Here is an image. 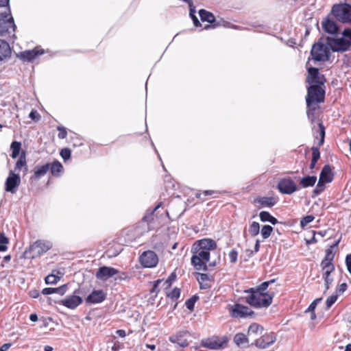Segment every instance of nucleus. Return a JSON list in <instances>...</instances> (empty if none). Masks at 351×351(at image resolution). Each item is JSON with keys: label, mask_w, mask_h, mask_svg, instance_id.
Instances as JSON below:
<instances>
[{"label": "nucleus", "mask_w": 351, "mask_h": 351, "mask_svg": "<svg viewBox=\"0 0 351 351\" xmlns=\"http://www.w3.org/2000/svg\"><path fill=\"white\" fill-rule=\"evenodd\" d=\"M276 341V337L273 334H263L260 336L256 343H252L256 347L265 348L271 345Z\"/></svg>", "instance_id": "nucleus-16"}, {"label": "nucleus", "mask_w": 351, "mask_h": 351, "mask_svg": "<svg viewBox=\"0 0 351 351\" xmlns=\"http://www.w3.org/2000/svg\"><path fill=\"white\" fill-rule=\"evenodd\" d=\"M60 279V277L57 276L54 274H49L46 276L45 280L46 284H56Z\"/></svg>", "instance_id": "nucleus-41"}, {"label": "nucleus", "mask_w": 351, "mask_h": 351, "mask_svg": "<svg viewBox=\"0 0 351 351\" xmlns=\"http://www.w3.org/2000/svg\"><path fill=\"white\" fill-rule=\"evenodd\" d=\"M314 219V217L313 215H307L304 217H303L300 221V225L302 227H305L307 226L309 223L313 221Z\"/></svg>", "instance_id": "nucleus-44"}, {"label": "nucleus", "mask_w": 351, "mask_h": 351, "mask_svg": "<svg viewBox=\"0 0 351 351\" xmlns=\"http://www.w3.org/2000/svg\"><path fill=\"white\" fill-rule=\"evenodd\" d=\"M189 333L186 331H182L177 333L175 336L170 337V341L178 343L180 346L184 348L189 345V341L186 338Z\"/></svg>", "instance_id": "nucleus-20"}, {"label": "nucleus", "mask_w": 351, "mask_h": 351, "mask_svg": "<svg viewBox=\"0 0 351 351\" xmlns=\"http://www.w3.org/2000/svg\"><path fill=\"white\" fill-rule=\"evenodd\" d=\"M252 237H255L260 232V225L258 222L253 221L249 227L248 230Z\"/></svg>", "instance_id": "nucleus-36"}, {"label": "nucleus", "mask_w": 351, "mask_h": 351, "mask_svg": "<svg viewBox=\"0 0 351 351\" xmlns=\"http://www.w3.org/2000/svg\"><path fill=\"white\" fill-rule=\"evenodd\" d=\"M306 82L311 85H322L324 83V79L319 74L318 69L310 67L308 69Z\"/></svg>", "instance_id": "nucleus-14"}, {"label": "nucleus", "mask_w": 351, "mask_h": 351, "mask_svg": "<svg viewBox=\"0 0 351 351\" xmlns=\"http://www.w3.org/2000/svg\"><path fill=\"white\" fill-rule=\"evenodd\" d=\"M20 184L21 178L19 173H15L12 170H10L5 180V190L11 193H15Z\"/></svg>", "instance_id": "nucleus-11"}, {"label": "nucleus", "mask_w": 351, "mask_h": 351, "mask_svg": "<svg viewBox=\"0 0 351 351\" xmlns=\"http://www.w3.org/2000/svg\"><path fill=\"white\" fill-rule=\"evenodd\" d=\"M316 308V302H313L310 306H308V308H307V310L306 311V312L307 311H311V312H313L314 311L315 308Z\"/></svg>", "instance_id": "nucleus-60"}, {"label": "nucleus", "mask_w": 351, "mask_h": 351, "mask_svg": "<svg viewBox=\"0 0 351 351\" xmlns=\"http://www.w3.org/2000/svg\"><path fill=\"white\" fill-rule=\"evenodd\" d=\"M11 346V343H4L0 348V351H7Z\"/></svg>", "instance_id": "nucleus-61"}, {"label": "nucleus", "mask_w": 351, "mask_h": 351, "mask_svg": "<svg viewBox=\"0 0 351 351\" xmlns=\"http://www.w3.org/2000/svg\"><path fill=\"white\" fill-rule=\"evenodd\" d=\"M63 169L62 165L58 161H54L50 164L49 169L53 176H58Z\"/></svg>", "instance_id": "nucleus-32"}, {"label": "nucleus", "mask_w": 351, "mask_h": 351, "mask_svg": "<svg viewBox=\"0 0 351 351\" xmlns=\"http://www.w3.org/2000/svg\"><path fill=\"white\" fill-rule=\"evenodd\" d=\"M57 130L59 131V133L58 135L59 138L64 139L66 137L67 132H66V129L64 127L58 126Z\"/></svg>", "instance_id": "nucleus-47"}, {"label": "nucleus", "mask_w": 351, "mask_h": 351, "mask_svg": "<svg viewBox=\"0 0 351 351\" xmlns=\"http://www.w3.org/2000/svg\"><path fill=\"white\" fill-rule=\"evenodd\" d=\"M322 24L324 30L327 33L333 34L337 32V26L332 20L326 19L322 21Z\"/></svg>", "instance_id": "nucleus-24"}, {"label": "nucleus", "mask_w": 351, "mask_h": 351, "mask_svg": "<svg viewBox=\"0 0 351 351\" xmlns=\"http://www.w3.org/2000/svg\"><path fill=\"white\" fill-rule=\"evenodd\" d=\"M307 117L308 119L311 121L313 122L315 119V111L317 110L316 105H313L311 106H307Z\"/></svg>", "instance_id": "nucleus-39"}, {"label": "nucleus", "mask_w": 351, "mask_h": 351, "mask_svg": "<svg viewBox=\"0 0 351 351\" xmlns=\"http://www.w3.org/2000/svg\"><path fill=\"white\" fill-rule=\"evenodd\" d=\"M43 51L39 50H27L20 53L19 57L23 61H32L38 55L43 54Z\"/></svg>", "instance_id": "nucleus-21"}, {"label": "nucleus", "mask_w": 351, "mask_h": 351, "mask_svg": "<svg viewBox=\"0 0 351 351\" xmlns=\"http://www.w3.org/2000/svg\"><path fill=\"white\" fill-rule=\"evenodd\" d=\"M82 302V298L76 295H71L66 296L61 301V304L71 309H74Z\"/></svg>", "instance_id": "nucleus-17"}, {"label": "nucleus", "mask_w": 351, "mask_h": 351, "mask_svg": "<svg viewBox=\"0 0 351 351\" xmlns=\"http://www.w3.org/2000/svg\"><path fill=\"white\" fill-rule=\"evenodd\" d=\"M317 180V178L313 176H308L300 179V184L303 188L313 186Z\"/></svg>", "instance_id": "nucleus-28"}, {"label": "nucleus", "mask_w": 351, "mask_h": 351, "mask_svg": "<svg viewBox=\"0 0 351 351\" xmlns=\"http://www.w3.org/2000/svg\"><path fill=\"white\" fill-rule=\"evenodd\" d=\"M248 295L245 301L252 306L261 308L267 307L272 302L274 295L269 293H261L254 289L245 291Z\"/></svg>", "instance_id": "nucleus-2"}, {"label": "nucleus", "mask_w": 351, "mask_h": 351, "mask_svg": "<svg viewBox=\"0 0 351 351\" xmlns=\"http://www.w3.org/2000/svg\"><path fill=\"white\" fill-rule=\"evenodd\" d=\"M52 244L49 241L38 240L35 241L25 250V254L27 258H35L49 250Z\"/></svg>", "instance_id": "nucleus-4"}, {"label": "nucleus", "mask_w": 351, "mask_h": 351, "mask_svg": "<svg viewBox=\"0 0 351 351\" xmlns=\"http://www.w3.org/2000/svg\"><path fill=\"white\" fill-rule=\"evenodd\" d=\"M347 42H348L350 47H351V29H345L342 33Z\"/></svg>", "instance_id": "nucleus-50"}, {"label": "nucleus", "mask_w": 351, "mask_h": 351, "mask_svg": "<svg viewBox=\"0 0 351 351\" xmlns=\"http://www.w3.org/2000/svg\"><path fill=\"white\" fill-rule=\"evenodd\" d=\"M60 154L63 159L66 160L71 157V150L65 148L61 150Z\"/></svg>", "instance_id": "nucleus-52"}, {"label": "nucleus", "mask_w": 351, "mask_h": 351, "mask_svg": "<svg viewBox=\"0 0 351 351\" xmlns=\"http://www.w3.org/2000/svg\"><path fill=\"white\" fill-rule=\"evenodd\" d=\"M320 157V153L318 148L313 147L312 149V159L313 160H318Z\"/></svg>", "instance_id": "nucleus-53"}, {"label": "nucleus", "mask_w": 351, "mask_h": 351, "mask_svg": "<svg viewBox=\"0 0 351 351\" xmlns=\"http://www.w3.org/2000/svg\"><path fill=\"white\" fill-rule=\"evenodd\" d=\"M12 149V158H16L20 153L21 149V144L18 141H13L10 145Z\"/></svg>", "instance_id": "nucleus-33"}, {"label": "nucleus", "mask_w": 351, "mask_h": 351, "mask_svg": "<svg viewBox=\"0 0 351 351\" xmlns=\"http://www.w3.org/2000/svg\"><path fill=\"white\" fill-rule=\"evenodd\" d=\"M228 313L233 318H246L252 317L254 314V312L251 308L241 304L229 305Z\"/></svg>", "instance_id": "nucleus-8"}, {"label": "nucleus", "mask_w": 351, "mask_h": 351, "mask_svg": "<svg viewBox=\"0 0 351 351\" xmlns=\"http://www.w3.org/2000/svg\"><path fill=\"white\" fill-rule=\"evenodd\" d=\"M216 193H218L217 191H212V190H207V191H203V194L204 195H214V194H216Z\"/></svg>", "instance_id": "nucleus-63"}, {"label": "nucleus", "mask_w": 351, "mask_h": 351, "mask_svg": "<svg viewBox=\"0 0 351 351\" xmlns=\"http://www.w3.org/2000/svg\"><path fill=\"white\" fill-rule=\"evenodd\" d=\"M197 278L199 281H206L209 279V277L206 274L198 273Z\"/></svg>", "instance_id": "nucleus-57"}, {"label": "nucleus", "mask_w": 351, "mask_h": 351, "mask_svg": "<svg viewBox=\"0 0 351 351\" xmlns=\"http://www.w3.org/2000/svg\"><path fill=\"white\" fill-rule=\"evenodd\" d=\"M274 280L263 282L256 290L259 291L261 293H265V290L267 289L269 285L274 282Z\"/></svg>", "instance_id": "nucleus-49"}, {"label": "nucleus", "mask_w": 351, "mask_h": 351, "mask_svg": "<svg viewBox=\"0 0 351 351\" xmlns=\"http://www.w3.org/2000/svg\"><path fill=\"white\" fill-rule=\"evenodd\" d=\"M330 47L328 44H323L320 42L315 43L311 49V54L316 61H326L330 55Z\"/></svg>", "instance_id": "nucleus-7"}, {"label": "nucleus", "mask_w": 351, "mask_h": 351, "mask_svg": "<svg viewBox=\"0 0 351 351\" xmlns=\"http://www.w3.org/2000/svg\"><path fill=\"white\" fill-rule=\"evenodd\" d=\"M335 251L332 250V248H328L326 250V254L324 258L322 261V262L332 263L333 259L335 258Z\"/></svg>", "instance_id": "nucleus-34"}, {"label": "nucleus", "mask_w": 351, "mask_h": 351, "mask_svg": "<svg viewBox=\"0 0 351 351\" xmlns=\"http://www.w3.org/2000/svg\"><path fill=\"white\" fill-rule=\"evenodd\" d=\"M16 25L14 24V19L11 14L10 9L9 7L5 8L3 12H0V35H11L15 32Z\"/></svg>", "instance_id": "nucleus-3"}, {"label": "nucleus", "mask_w": 351, "mask_h": 351, "mask_svg": "<svg viewBox=\"0 0 351 351\" xmlns=\"http://www.w3.org/2000/svg\"><path fill=\"white\" fill-rule=\"evenodd\" d=\"M189 8H190L189 14L193 20L194 25L195 27L201 26L200 22L199 21L197 17L195 15V7L193 5V2L191 3V4H189Z\"/></svg>", "instance_id": "nucleus-38"}, {"label": "nucleus", "mask_w": 351, "mask_h": 351, "mask_svg": "<svg viewBox=\"0 0 351 351\" xmlns=\"http://www.w3.org/2000/svg\"><path fill=\"white\" fill-rule=\"evenodd\" d=\"M319 180H320L321 182L328 183L331 182V171L329 166L326 165L323 167Z\"/></svg>", "instance_id": "nucleus-26"}, {"label": "nucleus", "mask_w": 351, "mask_h": 351, "mask_svg": "<svg viewBox=\"0 0 351 351\" xmlns=\"http://www.w3.org/2000/svg\"><path fill=\"white\" fill-rule=\"evenodd\" d=\"M328 44L333 51H346L349 49L348 42L346 41L344 36L341 38H328Z\"/></svg>", "instance_id": "nucleus-12"}, {"label": "nucleus", "mask_w": 351, "mask_h": 351, "mask_svg": "<svg viewBox=\"0 0 351 351\" xmlns=\"http://www.w3.org/2000/svg\"><path fill=\"white\" fill-rule=\"evenodd\" d=\"M180 295V289L174 288L171 292L167 293V296L172 300H177Z\"/></svg>", "instance_id": "nucleus-42"}, {"label": "nucleus", "mask_w": 351, "mask_h": 351, "mask_svg": "<svg viewBox=\"0 0 351 351\" xmlns=\"http://www.w3.org/2000/svg\"><path fill=\"white\" fill-rule=\"evenodd\" d=\"M66 291V285H64L57 288L47 287L45 288L42 291L43 295H50L53 293H58L60 295H64Z\"/></svg>", "instance_id": "nucleus-25"}, {"label": "nucleus", "mask_w": 351, "mask_h": 351, "mask_svg": "<svg viewBox=\"0 0 351 351\" xmlns=\"http://www.w3.org/2000/svg\"><path fill=\"white\" fill-rule=\"evenodd\" d=\"M259 217L261 220L263 222L268 221L270 222L273 225H276L278 223V221L276 218L273 217L269 214V213L267 211H262L259 213Z\"/></svg>", "instance_id": "nucleus-30"}, {"label": "nucleus", "mask_w": 351, "mask_h": 351, "mask_svg": "<svg viewBox=\"0 0 351 351\" xmlns=\"http://www.w3.org/2000/svg\"><path fill=\"white\" fill-rule=\"evenodd\" d=\"M197 300V297H196V296H193V297L189 298V300H187L185 302L186 308L191 311L193 310L195 303Z\"/></svg>", "instance_id": "nucleus-43"}, {"label": "nucleus", "mask_w": 351, "mask_h": 351, "mask_svg": "<svg viewBox=\"0 0 351 351\" xmlns=\"http://www.w3.org/2000/svg\"><path fill=\"white\" fill-rule=\"evenodd\" d=\"M8 243H9V240L5 236L4 233L0 232V244L6 245Z\"/></svg>", "instance_id": "nucleus-55"}, {"label": "nucleus", "mask_w": 351, "mask_h": 351, "mask_svg": "<svg viewBox=\"0 0 351 351\" xmlns=\"http://www.w3.org/2000/svg\"><path fill=\"white\" fill-rule=\"evenodd\" d=\"M346 264L348 272L351 274V254H349L346 256Z\"/></svg>", "instance_id": "nucleus-54"}, {"label": "nucleus", "mask_w": 351, "mask_h": 351, "mask_svg": "<svg viewBox=\"0 0 351 351\" xmlns=\"http://www.w3.org/2000/svg\"><path fill=\"white\" fill-rule=\"evenodd\" d=\"M50 164L47 163L44 165H37L34 168V176L36 178H39L46 174V173L49 170Z\"/></svg>", "instance_id": "nucleus-29"}, {"label": "nucleus", "mask_w": 351, "mask_h": 351, "mask_svg": "<svg viewBox=\"0 0 351 351\" xmlns=\"http://www.w3.org/2000/svg\"><path fill=\"white\" fill-rule=\"evenodd\" d=\"M322 271L333 272L335 271V265L333 263L321 262Z\"/></svg>", "instance_id": "nucleus-40"}, {"label": "nucleus", "mask_w": 351, "mask_h": 351, "mask_svg": "<svg viewBox=\"0 0 351 351\" xmlns=\"http://www.w3.org/2000/svg\"><path fill=\"white\" fill-rule=\"evenodd\" d=\"M273 231V228L269 225H265L261 230V234L263 239L269 238Z\"/></svg>", "instance_id": "nucleus-37"}, {"label": "nucleus", "mask_w": 351, "mask_h": 351, "mask_svg": "<svg viewBox=\"0 0 351 351\" xmlns=\"http://www.w3.org/2000/svg\"><path fill=\"white\" fill-rule=\"evenodd\" d=\"M217 247L215 241L209 239L198 241L193 247L191 264L197 270L207 269L206 263L210 258V251Z\"/></svg>", "instance_id": "nucleus-1"}, {"label": "nucleus", "mask_w": 351, "mask_h": 351, "mask_svg": "<svg viewBox=\"0 0 351 351\" xmlns=\"http://www.w3.org/2000/svg\"><path fill=\"white\" fill-rule=\"evenodd\" d=\"M325 282L326 290L329 289L330 285L332 284L333 281V278L331 276L327 277V278H323Z\"/></svg>", "instance_id": "nucleus-56"}, {"label": "nucleus", "mask_w": 351, "mask_h": 351, "mask_svg": "<svg viewBox=\"0 0 351 351\" xmlns=\"http://www.w3.org/2000/svg\"><path fill=\"white\" fill-rule=\"evenodd\" d=\"M256 202L260 204L263 206L271 207L276 202L273 197H263L256 199Z\"/></svg>", "instance_id": "nucleus-31"}, {"label": "nucleus", "mask_w": 351, "mask_h": 351, "mask_svg": "<svg viewBox=\"0 0 351 351\" xmlns=\"http://www.w3.org/2000/svg\"><path fill=\"white\" fill-rule=\"evenodd\" d=\"M347 284L346 283H342L341 284L338 289H337V291L339 293L341 294L343 293H344L346 291V290L347 289Z\"/></svg>", "instance_id": "nucleus-58"}, {"label": "nucleus", "mask_w": 351, "mask_h": 351, "mask_svg": "<svg viewBox=\"0 0 351 351\" xmlns=\"http://www.w3.org/2000/svg\"><path fill=\"white\" fill-rule=\"evenodd\" d=\"M337 295H332L327 298L326 304L328 308L332 306V305L337 301Z\"/></svg>", "instance_id": "nucleus-46"}, {"label": "nucleus", "mask_w": 351, "mask_h": 351, "mask_svg": "<svg viewBox=\"0 0 351 351\" xmlns=\"http://www.w3.org/2000/svg\"><path fill=\"white\" fill-rule=\"evenodd\" d=\"M262 333H263V328L256 323H253L249 326L247 335L250 340L256 343V340Z\"/></svg>", "instance_id": "nucleus-18"}, {"label": "nucleus", "mask_w": 351, "mask_h": 351, "mask_svg": "<svg viewBox=\"0 0 351 351\" xmlns=\"http://www.w3.org/2000/svg\"><path fill=\"white\" fill-rule=\"evenodd\" d=\"M229 258H230V261L232 263H235L237 261V257H238V252L237 250H232L230 252H229Z\"/></svg>", "instance_id": "nucleus-51"}, {"label": "nucleus", "mask_w": 351, "mask_h": 351, "mask_svg": "<svg viewBox=\"0 0 351 351\" xmlns=\"http://www.w3.org/2000/svg\"><path fill=\"white\" fill-rule=\"evenodd\" d=\"M228 339L226 337L221 338L214 336L210 338L202 340L201 345L202 347L209 348L210 350H220L227 346Z\"/></svg>", "instance_id": "nucleus-9"}, {"label": "nucleus", "mask_w": 351, "mask_h": 351, "mask_svg": "<svg viewBox=\"0 0 351 351\" xmlns=\"http://www.w3.org/2000/svg\"><path fill=\"white\" fill-rule=\"evenodd\" d=\"M118 274L119 271L117 269L111 267L103 266L97 269L95 276L99 280H106Z\"/></svg>", "instance_id": "nucleus-15"}, {"label": "nucleus", "mask_w": 351, "mask_h": 351, "mask_svg": "<svg viewBox=\"0 0 351 351\" xmlns=\"http://www.w3.org/2000/svg\"><path fill=\"white\" fill-rule=\"evenodd\" d=\"M139 261L143 267L153 268L157 265L158 257L154 251L147 250L142 253Z\"/></svg>", "instance_id": "nucleus-10"}, {"label": "nucleus", "mask_w": 351, "mask_h": 351, "mask_svg": "<svg viewBox=\"0 0 351 351\" xmlns=\"http://www.w3.org/2000/svg\"><path fill=\"white\" fill-rule=\"evenodd\" d=\"M10 55L11 49L9 44L3 40H0V62L10 58Z\"/></svg>", "instance_id": "nucleus-23"}, {"label": "nucleus", "mask_w": 351, "mask_h": 351, "mask_svg": "<svg viewBox=\"0 0 351 351\" xmlns=\"http://www.w3.org/2000/svg\"><path fill=\"white\" fill-rule=\"evenodd\" d=\"M176 275L174 272L171 273L169 278L164 282V285L166 286V288H169L171 287L172 282L176 280Z\"/></svg>", "instance_id": "nucleus-48"}, {"label": "nucleus", "mask_w": 351, "mask_h": 351, "mask_svg": "<svg viewBox=\"0 0 351 351\" xmlns=\"http://www.w3.org/2000/svg\"><path fill=\"white\" fill-rule=\"evenodd\" d=\"M331 12L340 22H351V5L349 4H335L332 6Z\"/></svg>", "instance_id": "nucleus-6"}, {"label": "nucleus", "mask_w": 351, "mask_h": 351, "mask_svg": "<svg viewBox=\"0 0 351 351\" xmlns=\"http://www.w3.org/2000/svg\"><path fill=\"white\" fill-rule=\"evenodd\" d=\"M278 189L282 194H292L298 190L296 184L291 178H283L278 184Z\"/></svg>", "instance_id": "nucleus-13"}, {"label": "nucleus", "mask_w": 351, "mask_h": 351, "mask_svg": "<svg viewBox=\"0 0 351 351\" xmlns=\"http://www.w3.org/2000/svg\"><path fill=\"white\" fill-rule=\"evenodd\" d=\"M325 184V182H321L320 180H319L318 183L313 191V193L316 195H319L321 192H322L324 190Z\"/></svg>", "instance_id": "nucleus-45"}, {"label": "nucleus", "mask_w": 351, "mask_h": 351, "mask_svg": "<svg viewBox=\"0 0 351 351\" xmlns=\"http://www.w3.org/2000/svg\"><path fill=\"white\" fill-rule=\"evenodd\" d=\"M29 117L33 119V120H38L39 118H40V116L39 114L37 113L36 111L35 110H32L31 112L29 113Z\"/></svg>", "instance_id": "nucleus-59"}, {"label": "nucleus", "mask_w": 351, "mask_h": 351, "mask_svg": "<svg viewBox=\"0 0 351 351\" xmlns=\"http://www.w3.org/2000/svg\"><path fill=\"white\" fill-rule=\"evenodd\" d=\"M25 169V171H27V165H26V160L25 155H21L19 160L16 161L15 164L14 170H21L22 168Z\"/></svg>", "instance_id": "nucleus-35"}, {"label": "nucleus", "mask_w": 351, "mask_h": 351, "mask_svg": "<svg viewBox=\"0 0 351 351\" xmlns=\"http://www.w3.org/2000/svg\"><path fill=\"white\" fill-rule=\"evenodd\" d=\"M325 90L321 85H311L307 90L306 98L307 106L317 105L324 100Z\"/></svg>", "instance_id": "nucleus-5"}, {"label": "nucleus", "mask_w": 351, "mask_h": 351, "mask_svg": "<svg viewBox=\"0 0 351 351\" xmlns=\"http://www.w3.org/2000/svg\"><path fill=\"white\" fill-rule=\"evenodd\" d=\"M106 298V294L103 290H94L86 298V303L97 304L102 302Z\"/></svg>", "instance_id": "nucleus-19"}, {"label": "nucleus", "mask_w": 351, "mask_h": 351, "mask_svg": "<svg viewBox=\"0 0 351 351\" xmlns=\"http://www.w3.org/2000/svg\"><path fill=\"white\" fill-rule=\"evenodd\" d=\"M199 14L202 21H206L210 23H213L215 21V17L213 13L204 9H201L199 11Z\"/></svg>", "instance_id": "nucleus-27"}, {"label": "nucleus", "mask_w": 351, "mask_h": 351, "mask_svg": "<svg viewBox=\"0 0 351 351\" xmlns=\"http://www.w3.org/2000/svg\"><path fill=\"white\" fill-rule=\"evenodd\" d=\"M0 7H9V0H0Z\"/></svg>", "instance_id": "nucleus-62"}, {"label": "nucleus", "mask_w": 351, "mask_h": 351, "mask_svg": "<svg viewBox=\"0 0 351 351\" xmlns=\"http://www.w3.org/2000/svg\"><path fill=\"white\" fill-rule=\"evenodd\" d=\"M162 282V280H157L156 281L154 282V287H153V289H152V292H155L156 291V288Z\"/></svg>", "instance_id": "nucleus-64"}, {"label": "nucleus", "mask_w": 351, "mask_h": 351, "mask_svg": "<svg viewBox=\"0 0 351 351\" xmlns=\"http://www.w3.org/2000/svg\"><path fill=\"white\" fill-rule=\"evenodd\" d=\"M233 341L238 347L247 348L249 346L250 339L244 333H237L234 337Z\"/></svg>", "instance_id": "nucleus-22"}]
</instances>
